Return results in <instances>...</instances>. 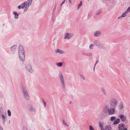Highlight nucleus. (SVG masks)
<instances>
[{
    "mask_svg": "<svg viewBox=\"0 0 130 130\" xmlns=\"http://www.w3.org/2000/svg\"><path fill=\"white\" fill-rule=\"evenodd\" d=\"M109 108L108 105H106L104 106L103 109V112L105 114H108L109 115H112L115 114V108L113 107Z\"/></svg>",
    "mask_w": 130,
    "mask_h": 130,
    "instance_id": "f257e3e1",
    "label": "nucleus"
},
{
    "mask_svg": "<svg viewBox=\"0 0 130 130\" xmlns=\"http://www.w3.org/2000/svg\"><path fill=\"white\" fill-rule=\"evenodd\" d=\"M109 104L110 107L116 108L118 104V101L116 98H112L110 100Z\"/></svg>",
    "mask_w": 130,
    "mask_h": 130,
    "instance_id": "f03ea898",
    "label": "nucleus"
},
{
    "mask_svg": "<svg viewBox=\"0 0 130 130\" xmlns=\"http://www.w3.org/2000/svg\"><path fill=\"white\" fill-rule=\"evenodd\" d=\"M32 1V0H28L26 2H25L22 4V8L23 9L24 7H25L24 10V11H26L29 8V6L30 5Z\"/></svg>",
    "mask_w": 130,
    "mask_h": 130,
    "instance_id": "7ed1b4c3",
    "label": "nucleus"
},
{
    "mask_svg": "<svg viewBox=\"0 0 130 130\" xmlns=\"http://www.w3.org/2000/svg\"><path fill=\"white\" fill-rule=\"evenodd\" d=\"M59 76L60 79V80L62 84L63 85V88L65 87L64 80L63 78L62 73L61 72H60L59 73Z\"/></svg>",
    "mask_w": 130,
    "mask_h": 130,
    "instance_id": "20e7f679",
    "label": "nucleus"
},
{
    "mask_svg": "<svg viewBox=\"0 0 130 130\" xmlns=\"http://www.w3.org/2000/svg\"><path fill=\"white\" fill-rule=\"evenodd\" d=\"M65 37L64 38V39H69L73 36V35L71 33H66L65 34Z\"/></svg>",
    "mask_w": 130,
    "mask_h": 130,
    "instance_id": "39448f33",
    "label": "nucleus"
},
{
    "mask_svg": "<svg viewBox=\"0 0 130 130\" xmlns=\"http://www.w3.org/2000/svg\"><path fill=\"white\" fill-rule=\"evenodd\" d=\"M23 93L24 94V96L25 98L27 99L28 100L29 99V97L28 95V94L26 90L23 89Z\"/></svg>",
    "mask_w": 130,
    "mask_h": 130,
    "instance_id": "423d86ee",
    "label": "nucleus"
},
{
    "mask_svg": "<svg viewBox=\"0 0 130 130\" xmlns=\"http://www.w3.org/2000/svg\"><path fill=\"white\" fill-rule=\"evenodd\" d=\"M125 128V125L124 124L120 123L118 125V128L119 130H123Z\"/></svg>",
    "mask_w": 130,
    "mask_h": 130,
    "instance_id": "0eeeda50",
    "label": "nucleus"
},
{
    "mask_svg": "<svg viewBox=\"0 0 130 130\" xmlns=\"http://www.w3.org/2000/svg\"><path fill=\"white\" fill-rule=\"evenodd\" d=\"M119 117L123 121H125L126 119V117L124 115H120L119 116Z\"/></svg>",
    "mask_w": 130,
    "mask_h": 130,
    "instance_id": "6e6552de",
    "label": "nucleus"
},
{
    "mask_svg": "<svg viewBox=\"0 0 130 130\" xmlns=\"http://www.w3.org/2000/svg\"><path fill=\"white\" fill-rule=\"evenodd\" d=\"M19 58L22 61H23L25 59V55H19Z\"/></svg>",
    "mask_w": 130,
    "mask_h": 130,
    "instance_id": "1a4fd4ad",
    "label": "nucleus"
},
{
    "mask_svg": "<svg viewBox=\"0 0 130 130\" xmlns=\"http://www.w3.org/2000/svg\"><path fill=\"white\" fill-rule=\"evenodd\" d=\"M26 68L27 70L30 72H32V70L31 66L30 65H28L26 66Z\"/></svg>",
    "mask_w": 130,
    "mask_h": 130,
    "instance_id": "9d476101",
    "label": "nucleus"
},
{
    "mask_svg": "<svg viewBox=\"0 0 130 130\" xmlns=\"http://www.w3.org/2000/svg\"><path fill=\"white\" fill-rule=\"evenodd\" d=\"M19 52H24L23 46L20 45L19 47Z\"/></svg>",
    "mask_w": 130,
    "mask_h": 130,
    "instance_id": "9b49d317",
    "label": "nucleus"
},
{
    "mask_svg": "<svg viewBox=\"0 0 130 130\" xmlns=\"http://www.w3.org/2000/svg\"><path fill=\"white\" fill-rule=\"evenodd\" d=\"M111 126L110 125H109L105 126V129H103V130H111Z\"/></svg>",
    "mask_w": 130,
    "mask_h": 130,
    "instance_id": "f8f14e48",
    "label": "nucleus"
},
{
    "mask_svg": "<svg viewBox=\"0 0 130 130\" xmlns=\"http://www.w3.org/2000/svg\"><path fill=\"white\" fill-rule=\"evenodd\" d=\"M120 122V119L119 118H118L116 120L114 121L113 124L114 125H116L119 123Z\"/></svg>",
    "mask_w": 130,
    "mask_h": 130,
    "instance_id": "ddd939ff",
    "label": "nucleus"
},
{
    "mask_svg": "<svg viewBox=\"0 0 130 130\" xmlns=\"http://www.w3.org/2000/svg\"><path fill=\"white\" fill-rule=\"evenodd\" d=\"M101 32L98 31L95 32L94 33V35L95 36L98 37L101 34Z\"/></svg>",
    "mask_w": 130,
    "mask_h": 130,
    "instance_id": "4468645a",
    "label": "nucleus"
},
{
    "mask_svg": "<svg viewBox=\"0 0 130 130\" xmlns=\"http://www.w3.org/2000/svg\"><path fill=\"white\" fill-rule=\"evenodd\" d=\"M100 43V42L98 40H96L94 41L93 43L95 45L97 46V45H99V44Z\"/></svg>",
    "mask_w": 130,
    "mask_h": 130,
    "instance_id": "2eb2a0df",
    "label": "nucleus"
},
{
    "mask_svg": "<svg viewBox=\"0 0 130 130\" xmlns=\"http://www.w3.org/2000/svg\"><path fill=\"white\" fill-rule=\"evenodd\" d=\"M124 108L123 104L122 103H121L119 105V108L122 109Z\"/></svg>",
    "mask_w": 130,
    "mask_h": 130,
    "instance_id": "dca6fc26",
    "label": "nucleus"
},
{
    "mask_svg": "<svg viewBox=\"0 0 130 130\" xmlns=\"http://www.w3.org/2000/svg\"><path fill=\"white\" fill-rule=\"evenodd\" d=\"M58 52L60 54H62L65 53V52L63 51L57 49V53Z\"/></svg>",
    "mask_w": 130,
    "mask_h": 130,
    "instance_id": "f3484780",
    "label": "nucleus"
},
{
    "mask_svg": "<svg viewBox=\"0 0 130 130\" xmlns=\"http://www.w3.org/2000/svg\"><path fill=\"white\" fill-rule=\"evenodd\" d=\"M99 126L101 130H103V126L102 123L100 122H99Z\"/></svg>",
    "mask_w": 130,
    "mask_h": 130,
    "instance_id": "a211bd4d",
    "label": "nucleus"
},
{
    "mask_svg": "<svg viewBox=\"0 0 130 130\" xmlns=\"http://www.w3.org/2000/svg\"><path fill=\"white\" fill-rule=\"evenodd\" d=\"M97 47L99 48H102L103 47V44L100 42L99 45H97Z\"/></svg>",
    "mask_w": 130,
    "mask_h": 130,
    "instance_id": "6ab92c4d",
    "label": "nucleus"
},
{
    "mask_svg": "<svg viewBox=\"0 0 130 130\" xmlns=\"http://www.w3.org/2000/svg\"><path fill=\"white\" fill-rule=\"evenodd\" d=\"M102 91L104 95H106V93L104 89V88H102Z\"/></svg>",
    "mask_w": 130,
    "mask_h": 130,
    "instance_id": "aec40b11",
    "label": "nucleus"
},
{
    "mask_svg": "<svg viewBox=\"0 0 130 130\" xmlns=\"http://www.w3.org/2000/svg\"><path fill=\"white\" fill-rule=\"evenodd\" d=\"M82 1H81L80 2V4L78 5V7L77 8V9L78 10L80 8V7L82 5Z\"/></svg>",
    "mask_w": 130,
    "mask_h": 130,
    "instance_id": "412c9836",
    "label": "nucleus"
},
{
    "mask_svg": "<svg viewBox=\"0 0 130 130\" xmlns=\"http://www.w3.org/2000/svg\"><path fill=\"white\" fill-rule=\"evenodd\" d=\"M127 13L126 11L124 13H123L121 15V17H125L126 16V15Z\"/></svg>",
    "mask_w": 130,
    "mask_h": 130,
    "instance_id": "4be33fe9",
    "label": "nucleus"
},
{
    "mask_svg": "<svg viewBox=\"0 0 130 130\" xmlns=\"http://www.w3.org/2000/svg\"><path fill=\"white\" fill-rule=\"evenodd\" d=\"M86 54V55L88 56H90L91 57L92 56V54L91 53H87Z\"/></svg>",
    "mask_w": 130,
    "mask_h": 130,
    "instance_id": "5701e85b",
    "label": "nucleus"
},
{
    "mask_svg": "<svg viewBox=\"0 0 130 130\" xmlns=\"http://www.w3.org/2000/svg\"><path fill=\"white\" fill-rule=\"evenodd\" d=\"M62 65V63L61 62H57V66L61 67Z\"/></svg>",
    "mask_w": 130,
    "mask_h": 130,
    "instance_id": "b1692460",
    "label": "nucleus"
},
{
    "mask_svg": "<svg viewBox=\"0 0 130 130\" xmlns=\"http://www.w3.org/2000/svg\"><path fill=\"white\" fill-rule=\"evenodd\" d=\"M115 119V117H112L110 118V120L111 121H113Z\"/></svg>",
    "mask_w": 130,
    "mask_h": 130,
    "instance_id": "393cba45",
    "label": "nucleus"
},
{
    "mask_svg": "<svg viewBox=\"0 0 130 130\" xmlns=\"http://www.w3.org/2000/svg\"><path fill=\"white\" fill-rule=\"evenodd\" d=\"M89 130H95L93 127L91 125L89 126Z\"/></svg>",
    "mask_w": 130,
    "mask_h": 130,
    "instance_id": "a878e982",
    "label": "nucleus"
},
{
    "mask_svg": "<svg viewBox=\"0 0 130 130\" xmlns=\"http://www.w3.org/2000/svg\"><path fill=\"white\" fill-rule=\"evenodd\" d=\"M16 47H17L16 46H14L12 47L11 48L12 51V50H13V48L14 49V50H13V51H15L16 48Z\"/></svg>",
    "mask_w": 130,
    "mask_h": 130,
    "instance_id": "bb28decb",
    "label": "nucleus"
},
{
    "mask_svg": "<svg viewBox=\"0 0 130 130\" xmlns=\"http://www.w3.org/2000/svg\"><path fill=\"white\" fill-rule=\"evenodd\" d=\"M24 52H19V55H24Z\"/></svg>",
    "mask_w": 130,
    "mask_h": 130,
    "instance_id": "cd10ccee",
    "label": "nucleus"
},
{
    "mask_svg": "<svg viewBox=\"0 0 130 130\" xmlns=\"http://www.w3.org/2000/svg\"><path fill=\"white\" fill-rule=\"evenodd\" d=\"M126 12L127 13L128 12H130V6L128 8Z\"/></svg>",
    "mask_w": 130,
    "mask_h": 130,
    "instance_id": "c85d7f7f",
    "label": "nucleus"
},
{
    "mask_svg": "<svg viewBox=\"0 0 130 130\" xmlns=\"http://www.w3.org/2000/svg\"><path fill=\"white\" fill-rule=\"evenodd\" d=\"M8 115L9 116H11V112L9 110H8Z\"/></svg>",
    "mask_w": 130,
    "mask_h": 130,
    "instance_id": "c756f323",
    "label": "nucleus"
},
{
    "mask_svg": "<svg viewBox=\"0 0 130 130\" xmlns=\"http://www.w3.org/2000/svg\"><path fill=\"white\" fill-rule=\"evenodd\" d=\"M80 77L81 78L83 79L84 80H85V78L82 75H80Z\"/></svg>",
    "mask_w": 130,
    "mask_h": 130,
    "instance_id": "7c9ffc66",
    "label": "nucleus"
},
{
    "mask_svg": "<svg viewBox=\"0 0 130 130\" xmlns=\"http://www.w3.org/2000/svg\"><path fill=\"white\" fill-rule=\"evenodd\" d=\"M93 46V44H91L89 46V48L90 49H92Z\"/></svg>",
    "mask_w": 130,
    "mask_h": 130,
    "instance_id": "2f4dec72",
    "label": "nucleus"
},
{
    "mask_svg": "<svg viewBox=\"0 0 130 130\" xmlns=\"http://www.w3.org/2000/svg\"><path fill=\"white\" fill-rule=\"evenodd\" d=\"M63 124L67 126H69V125H68V124L64 121H63Z\"/></svg>",
    "mask_w": 130,
    "mask_h": 130,
    "instance_id": "473e14b6",
    "label": "nucleus"
},
{
    "mask_svg": "<svg viewBox=\"0 0 130 130\" xmlns=\"http://www.w3.org/2000/svg\"><path fill=\"white\" fill-rule=\"evenodd\" d=\"M101 11H98L96 13V15H99L101 13Z\"/></svg>",
    "mask_w": 130,
    "mask_h": 130,
    "instance_id": "72a5a7b5",
    "label": "nucleus"
},
{
    "mask_svg": "<svg viewBox=\"0 0 130 130\" xmlns=\"http://www.w3.org/2000/svg\"><path fill=\"white\" fill-rule=\"evenodd\" d=\"M43 102L44 103V106L45 107L46 105V103L44 101V100H43Z\"/></svg>",
    "mask_w": 130,
    "mask_h": 130,
    "instance_id": "f704fd0d",
    "label": "nucleus"
},
{
    "mask_svg": "<svg viewBox=\"0 0 130 130\" xmlns=\"http://www.w3.org/2000/svg\"><path fill=\"white\" fill-rule=\"evenodd\" d=\"M2 118H3V119H5V118L6 117H5V116L4 115H2Z\"/></svg>",
    "mask_w": 130,
    "mask_h": 130,
    "instance_id": "c9c22d12",
    "label": "nucleus"
},
{
    "mask_svg": "<svg viewBox=\"0 0 130 130\" xmlns=\"http://www.w3.org/2000/svg\"><path fill=\"white\" fill-rule=\"evenodd\" d=\"M18 16V15L17 14L16 15H15V18H17Z\"/></svg>",
    "mask_w": 130,
    "mask_h": 130,
    "instance_id": "e433bc0d",
    "label": "nucleus"
},
{
    "mask_svg": "<svg viewBox=\"0 0 130 130\" xmlns=\"http://www.w3.org/2000/svg\"><path fill=\"white\" fill-rule=\"evenodd\" d=\"M99 61L98 60H97L96 61V63L95 64V66H96V64H97V63H98V62H99Z\"/></svg>",
    "mask_w": 130,
    "mask_h": 130,
    "instance_id": "4c0bfd02",
    "label": "nucleus"
},
{
    "mask_svg": "<svg viewBox=\"0 0 130 130\" xmlns=\"http://www.w3.org/2000/svg\"><path fill=\"white\" fill-rule=\"evenodd\" d=\"M22 6H18V8L20 9L21 8H22Z\"/></svg>",
    "mask_w": 130,
    "mask_h": 130,
    "instance_id": "58836bf2",
    "label": "nucleus"
},
{
    "mask_svg": "<svg viewBox=\"0 0 130 130\" xmlns=\"http://www.w3.org/2000/svg\"><path fill=\"white\" fill-rule=\"evenodd\" d=\"M65 0H64V1L63 2H62V3L61 4V6L65 2Z\"/></svg>",
    "mask_w": 130,
    "mask_h": 130,
    "instance_id": "ea45409f",
    "label": "nucleus"
},
{
    "mask_svg": "<svg viewBox=\"0 0 130 130\" xmlns=\"http://www.w3.org/2000/svg\"><path fill=\"white\" fill-rule=\"evenodd\" d=\"M0 130H3L2 127L1 126H0Z\"/></svg>",
    "mask_w": 130,
    "mask_h": 130,
    "instance_id": "a19ab883",
    "label": "nucleus"
},
{
    "mask_svg": "<svg viewBox=\"0 0 130 130\" xmlns=\"http://www.w3.org/2000/svg\"><path fill=\"white\" fill-rule=\"evenodd\" d=\"M13 14L15 15H16L17 14V12H13Z\"/></svg>",
    "mask_w": 130,
    "mask_h": 130,
    "instance_id": "79ce46f5",
    "label": "nucleus"
},
{
    "mask_svg": "<svg viewBox=\"0 0 130 130\" xmlns=\"http://www.w3.org/2000/svg\"><path fill=\"white\" fill-rule=\"evenodd\" d=\"M31 110L32 111H34L35 110V109L34 108H32L31 109Z\"/></svg>",
    "mask_w": 130,
    "mask_h": 130,
    "instance_id": "37998d69",
    "label": "nucleus"
},
{
    "mask_svg": "<svg viewBox=\"0 0 130 130\" xmlns=\"http://www.w3.org/2000/svg\"><path fill=\"white\" fill-rule=\"evenodd\" d=\"M123 130H127V128H124Z\"/></svg>",
    "mask_w": 130,
    "mask_h": 130,
    "instance_id": "c03bdc74",
    "label": "nucleus"
},
{
    "mask_svg": "<svg viewBox=\"0 0 130 130\" xmlns=\"http://www.w3.org/2000/svg\"><path fill=\"white\" fill-rule=\"evenodd\" d=\"M69 2H70V3L71 4L72 3L71 1L70 0H69Z\"/></svg>",
    "mask_w": 130,
    "mask_h": 130,
    "instance_id": "a18cd8bd",
    "label": "nucleus"
},
{
    "mask_svg": "<svg viewBox=\"0 0 130 130\" xmlns=\"http://www.w3.org/2000/svg\"><path fill=\"white\" fill-rule=\"evenodd\" d=\"M69 103L70 104H71L72 103V101H70L69 102Z\"/></svg>",
    "mask_w": 130,
    "mask_h": 130,
    "instance_id": "49530a36",
    "label": "nucleus"
},
{
    "mask_svg": "<svg viewBox=\"0 0 130 130\" xmlns=\"http://www.w3.org/2000/svg\"><path fill=\"white\" fill-rule=\"evenodd\" d=\"M24 129H25V130H27V129L25 127L24 128Z\"/></svg>",
    "mask_w": 130,
    "mask_h": 130,
    "instance_id": "de8ad7c7",
    "label": "nucleus"
},
{
    "mask_svg": "<svg viewBox=\"0 0 130 130\" xmlns=\"http://www.w3.org/2000/svg\"><path fill=\"white\" fill-rule=\"evenodd\" d=\"M95 65L94 66V68H93V69H94V70H95Z\"/></svg>",
    "mask_w": 130,
    "mask_h": 130,
    "instance_id": "09e8293b",
    "label": "nucleus"
},
{
    "mask_svg": "<svg viewBox=\"0 0 130 130\" xmlns=\"http://www.w3.org/2000/svg\"><path fill=\"white\" fill-rule=\"evenodd\" d=\"M121 16L120 17H119L118 18V19H119V18H121Z\"/></svg>",
    "mask_w": 130,
    "mask_h": 130,
    "instance_id": "8fccbe9b",
    "label": "nucleus"
},
{
    "mask_svg": "<svg viewBox=\"0 0 130 130\" xmlns=\"http://www.w3.org/2000/svg\"><path fill=\"white\" fill-rule=\"evenodd\" d=\"M55 52H56V53H57V51L56 50V51H55Z\"/></svg>",
    "mask_w": 130,
    "mask_h": 130,
    "instance_id": "3c124183",
    "label": "nucleus"
},
{
    "mask_svg": "<svg viewBox=\"0 0 130 130\" xmlns=\"http://www.w3.org/2000/svg\"><path fill=\"white\" fill-rule=\"evenodd\" d=\"M6 1V0H5Z\"/></svg>",
    "mask_w": 130,
    "mask_h": 130,
    "instance_id": "603ef678",
    "label": "nucleus"
}]
</instances>
